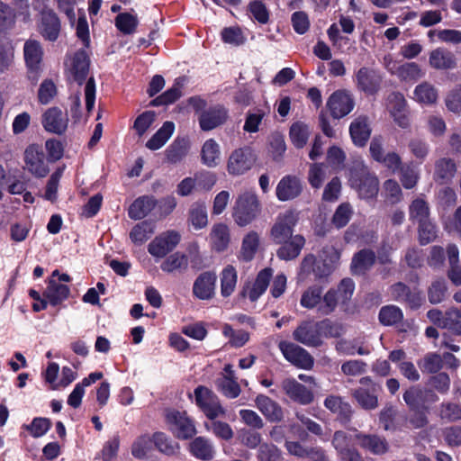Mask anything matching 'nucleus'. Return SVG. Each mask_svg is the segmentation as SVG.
I'll return each instance as SVG.
<instances>
[{"label":"nucleus","mask_w":461,"mask_h":461,"mask_svg":"<svg viewBox=\"0 0 461 461\" xmlns=\"http://www.w3.org/2000/svg\"><path fill=\"white\" fill-rule=\"evenodd\" d=\"M211 423H205L204 427L208 431H212L217 438L224 440H230L233 438V430L227 422L214 420Z\"/></svg>","instance_id":"59"},{"label":"nucleus","mask_w":461,"mask_h":461,"mask_svg":"<svg viewBox=\"0 0 461 461\" xmlns=\"http://www.w3.org/2000/svg\"><path fill=\"white\" fill-rule=\"evenodd\" d=\"M327 106L335 119L348 115L355 106L352 94L345 89L335 91L328 99Z\"/></svg>","instance_id":"13"},{"label":"nucleus","mask_w":461,"mask_h":461,"mask_svg":"<svg viewBox=\"0 0 461 461\" xmlns=\"http://www.w3.org/2000/svg\"><path fill=\"white\" fill-rule=\"evenodd\" d=\"M187 267L188 258L181 252L171 254L160 265L161 270L168 274L185 271Z\"/></svg>","instance_id":"41"},{"label":"nucleus","mask_w":461,"mask_h":461,"mask_svg":"<svg viewBox=\"0 0 461 461\" xmlns=\"http://www.w3.org/2000/svg\"><path fill=\"white\" fill-rule=\"evenodd\" d=\"M322 288L320 286H311L302 294L300 303L303 308L313 309L319 307L321 302Z\"/></svg>","instance_id":"52"},{"label":"nucleus","mask_w":461,"mask_h":461,"mask_svg":"<svg viewBox=\"0 0 461 461\" xmlns=\"http://www.w3.org/2000/svg\"><path fill=\"white\" fill-rule=\"evenodd\" d=\"M338 292L331 288L325 294H321V302L318 307V312L321 315L332 313L339 303Z\"/></svg>","instance_id":"54"},{"label":"nucleus","mask_w":461,"mask_h":461,"mask_svg":"<svg viewBox=\"0 0 461 461\" xmlns=\"http://www.w3.org/2000/svg\"><path fill=\"white\" fill-rule=\"evenodd\" d=\"M403 318L402 310L394 305H387L381 308L379 320L384 325L391 326L400 322Z\"/></svg>","instance_id":"55"},{"label":"nucleus","mask_w":461,"mask_h":461,"mask_svg":"<svg viewBox=\"0 0 461 461\" xmlns=\"http://www.w3.org/2000/svg\"><path fill=\"white\" fill-rule=\"evenodd\" d=\"M190 454L198 460L211 461L216 455V449L212 441L205 437H196L188 447Z\"/></svg>","instance_id":"27"},{"label":"nucleus","mask_w":461,"mask_h":461,"mask_svg":"<svg viewBox=\"0 0 461 461\" xmlns=\"http://www.w3.org/2000/svg\"><path fill=\"white\" fill-rule=\"evenodd\" d=\"M257 408L271 422L281 421L284 418L282 407L264 394H258L255 400Z\"/></svg>","instance_id":"29"},{"label":"nucleus","mask_w":461,"mask_h":461,"mask_svg":"<svg viewBox=\"0 0 461 461\" xmlns=\"http://www.w3.org/2000/svg\"><path fill=\"white\" fill-rule=\"evenodd\" d=\"M188 221L195 230H200L207 226L208 216L206 206L203 203H194L188 213Z\"/></svg>","instance_id":"46"},{"label":"nucleus","mask_w":461,"mask_h":461,"mask_svg":"<svg viewBox=\"0 0 461 461\" xmlns=\"http://www.w3.org/2000/svg\"><path fill=\"white\" fill-rule=\"evenodd\" d=\"M303 190L301 180L294 176H285L277 184L276 194L280 201H289L296 198Z\"/></svg>","instance_id":"24"},{"label":"nucleus","mask_w":461,"mask_h":461,"mask_svg":"<svg viewBox=\"0 0 461 461\" xmlns=\"http://www.w3.org/2000/svg\"><path fill=\"white\" fill-rule=\"evenodd\" d=\"M444 329L450 330L455 335H461V311L457 308H450L446 311V321Z\"/></svg>","instance_id":"60"},{"label":"nucleus","mask_w":461,"mask_h":461,"mask_svg":"<svg viewBox=\"0 0 461 461\" xmlns=\"http://www.w3.org/2000/svg\"><path fill=\"white\" fill-rule=\"evenodd\" d=\"M298 215L294 211H285L277 215L270 230V238L276 244H281L294 237V228Z\"/></svg>","instance_id":"6"},{"label":"nucleus","mask_w":461,"mask_h":461,"mask_svg":"<svg viewBox=\"0 0 461 461\" xmlns=\"http://www.w3.org/2000/svg\"><path fill=\"white\" fill-rule=\"evenodd\" d=\"M305 244V240L302 235H294L285 242L276 250V256L282 260H293L296 258Z\"/></svg>","instance_id":"31"},{"label":"nucleus","mask_w":461,"mask_h":461,"mask_svg":"<svg viewBox=\"0 0 461 461\" xmlns=\"http://www.w3.org/2000/svg\"><path fill=\"white\" fill-rule=\"evenodd\" d=\"M153 440L158 449L167 455H173L179 449V446L176 443L172 442L162 432L155 433L153 436Z\"/></svg>","instance_id":"62"},{"label":"nucleus","mask_w":461,"mask_h":461,"mask_svg":"<svg viewBox=\"0 0 461 461\" xmlns=\"http://www.w3.org/2000/svg\"><path fill=\"white\" fill-rule=\"evenodd\" d=\"M324 406L337 414L343 421H348L352 414L350 404L344 402L340 396L330 395L324 401Z\"/></svg>","instance_id":"38"},{"label":"nucleus","mask_w":461,"mask_h":461,"mask_svg":"<svg viewBox=\"0 0 461 461\" xmlns=\"http://www.w3.org/2000/svg\"><path fill=\"white\" fill-rule=\"evenodd\" d=\"M408 148L412 156L420 162H423L427 158L430 150L429 143L420 138H412L410 140Z\"/></svg>","instance_id":"58"},{"label":"nucleus","mask_w":461,"mask_h":461,"mask_svg":"<svg viewBox=\"0 0 461 461\" xmlns=\"http://www.w3.org/2000/svg\"><path fill=\"white\" fill-rule=\"evenodd\" d=\"M372 130L367 116L357 117L349 126V133L353 143L358 147H364L370 138Z\"/></svg>","instance_id":"25"},{"label":"nucleus","mask_w":461,"mask_h":461,"mask_svg":"<svg viewBox=\"0 0 461 461\" xmlns=\"http://www.w3.org/2000/svg\"><path fill=\"white\" fill-rule=\"evenodd\" d=\"M410 219L417 223L429 219V203L422 198H417L409 206Z\"/></svg>","instance_id":"48"},{"label":"nucleus","mask_w":461,"mask_h":461,"mask_svg":"<svg viewBox=\"0 0 461 461\" xmlns=\"http://www.w3.org/2000/svg\"><path fill=\"white\" fill-rule=\"evenodd\" d=\"M154 233L152 223L144 221L135 225L130 232L131 240L136 245H141Z\"/></svg>","instance_id":"49"},{"label":"nucleus","mask_w":461,"mask_h":461,"mask_svg":"<svg viewBox=\"0 0 461 461\" xmlns=\"http://www.w3.org/2000/svg\"><path fill=\"white\" fill-rule=\"evenodd\" d=\"M138 24V20L135 16L128 13L120 14L115 18L116 27L124 34H131L134 32Z\"/></svg>","instance_id":"64"},{"label":"nucleus","mask_w":461,"mask_h":461,"mask_svg":"<svg viewBox=\"0 0 461 461\" xmlns=\"http://www.w3.org/2000/svg\"><path fill=\"white\" fill-rule=\"evenodd\" d=\"M456 173V165L450 158H440L435 162L433 179L435 182L445 185L452 181Z\"/></svg>","instance_id":"30"},{"label":"nucleus","mask_w":461,"mask_h":461,"mask_svg":"<svg viewBox=\"0 0 461 461\" xmlns=\"http://www.w3.org/2000/svg\"><path fill=\"white\" fill-rule=\"evenodd\" d=\"M52 305H58L66 300L69 295L68 285L59 283L55 279H50L49 285L43 294Z\"/></svg>","instance_id":"37"},{"label":"nucleus","mask_w":461,"mask_h":461,"mask_svg":"<svg viewBox=\"0 0 461 461\" xmlns=\"http://www.w3.org/2000/svg\"><path fill=\"white\" fill-rule=\"evenodd\" d=\"M175 124L172 122H165L161 128L149 140L146 147L150 150H157L162 148L173 135Z\"/></svg>","instance_id":"39"},{"label":"nucleus","mask_w":461,"mask_h":461,"mask_svg":"<svg viewBox=\"0 0 461 461\" xmlns=\"http://www.w3.org/2000/svg\"><path fill=\"white\" fill-rule=\"evenodd\" d=\"M441 420L454 422L461 420V405L455 402H442L438 408Z\"/></svg>","instance_id":"56"},{"label":"nucleus","mask_w":461,"mask_h":461,"mask_svg":"<svg viewBox=\"0 0 461 461\" xmlns=\"http://www.w3.org/2000/svg\"><path fill=\"white\" fill-rule=\"evenodd\" d=\"M278 348L284 357L294 366L306 370L313 366V357L303 348L287 341L279 342Z\"/></svg>","instance_id":"11"},{"label":"nucleus","mask_w":461,"mask_h":461,"mask_svg":"<svg viewBox=\"0 0 461 461\" xmlns=\"http://www.w3.org/2000/svg\"><path fill=\"white\" fill-rule=\"evenodd\" d=\"M322 253L330 256V263L326 258L317 261L313 255H307L301 264L302 271L307 274L312 272L316 279H321L330 275L333 271L332 264L339 260V254L332 246L325 247Z\"/></svg>","instance_id":"5"},{"label":"nucleus","mask_w":461,"mask_h":461,"mask_svg":"<svg viewBox=\"0 0 461 461\" xmlns=\"http://www.w3.org/2000/svg\"><path fill=\"white\" fill-rule=\"evenodd\" d=\"M383 77L371 68L362 67L354 75V82L358 91L368 95H375L381 88Z\"/></svg>","instance_id":"10"},{"label":"nucleus","mask_w":461,"mask_h":461,"mask_svg":"<svg viewBox=\"0 0 461 461\" xmlns=\"http://www.w3.org/2000/svg\"><path fill=\"white\" fill-rule=\"evenodd\" d=\"M403 400L411 410L429 411V404L438 401V396L431 389L421 388L418 385L411 386L403 393Z\"/></svg>","instance_id":"9"},{"label":"nucleus","mask_w":461,"mask_h":461,"mask_svg":"<svg viewBox=\"0 0 461 461\" xmlns=\"http://www.w3.org/2000/svg\"><path fill=\"white\" fill-rule=\"evenodd\" d=\"M238 274L231 265L226 266L221 273V294L223 297L230 296L235 290Z\"/></svg>","instance_id":"44"},{"label":"nucleus","mask_w":461,"mask_h":461,"mask_svg":"<svg viewBox=\"0 0 461 461\" xmlns=\"http://www.w3.org/2000/svg\"><path fill=\"white\" fill-rule=\"evenodd\" d=\"M321 339L325 338H339L343 333V327L332 322L329 319L318 321Z\"/></svg>","instance_id":"61"},{"label":"nucleus","mask_w":461,"mask_h":461,"mask_svg":"<svg viewBox=\"0 0 461 461\" xmlns=\"http://www.w3.org/2000/svg\"><path fill=\"white\" fill-rule=\"evenodd\" d=\"M90 59L85 50H77L70 59L68 65L73 79L81 85L86 78L89 71Z\"/></svg>","instance_id":"20"},{"label":"nucleus","mask_w":461,"mask_h":461,"mask_svg":"<svg viewBox=\"0 0 461 461\" xmlns=\"http://www.w3.org/2000/svg\"><path fill=\"white\" fill-rule=\"evenodd\" d=\"M375 253L370 249H362L352 258L351 271L355 275H363L375 263Z\"/></svg>","instance_id":"36"},{"label":"nucleus","mask_w":461,"mask_h":461,"mask_svg":"<svg viewBox=\"0 0 461 461\" xmlns=\"http://www.w3.org/2000/svg\"><path fill=\"white\" fill-rule=\"evenodd\" d=\"M445 104L451 113H461V84L456 86L447 93Z\"/></svg>","instance_id":"63"},{"label":"nucleus","mask_w":461,"mask_h":461,"mask_svg":"<svg viewBox=\"0 0 461 461\" xmlns=\"http://www.w3.org/2000/svg\"><path fill=\"white\" fill-rule=\"evenodd\" d=\"M188 103L195 113H199V125L204 131H212L224 124L229 118V111L222 104L206 108V101L199 96L190 97Z\"/></svg>","instance_id":"1"},{"label":"nucleus","mask_w":461,"mask_h":461,"mask_svg":"<svg viewBox=\"0 0 461 461\" xmlns=\"http://www.w3.org/2000/svg\"><path fill=\"white\" fill-rule=\"evenodd\" d=\"M38 28L39 32L45 40L55 41L60 32V21L52 10L43 9Z\"/></svg>","instance_id":"18"},{"label":"nucleus","mask_w":461,"mask_h":461,"mask_svg":"<svg viewBox=\"0 0 461 461\" xmlns=\"http://www.w3.org/2000/svg\"><path fill=\"white\" fill-rule=\"evenodd\" d=\"M390 291L393 300L405 303L412 309L421 305L422 297L420 293L416 289L411 290L403 283L394 284L391 286Z\"/></svg>","instance_id":"23"},{"label":"nucleus","mask_w":461,"mask_h":461,"mask_svg":"<svg viewBox=\"0 0 461 461\" xmlns=\"http://www.w3.org/2000/svg\"><path fill=\"white\" fill-rule=\"evenodd\" d=\"M23 56L27 68V77L36 84L43 67L44 51L40 41L29 39L23 45Z\"/></svg>","instance_id":"4"},{"label":"nucleus","mask_w":461,"mask_h":461,"mask_svg":"<svg viewBox=\"0 0 461 461\" xmlns=\"http://www.w3.org/2000/svg\"><path fill=\"white\" fill-rule=\"evenodd\" d=\"M194 396L196 404L208 419L215 420L225 415L226 411L221 406L218 396L212 391L200 385L194 390Z\"/></svg>","instance_id":"7"},{"label":"nucleus","mask_w":461,"mask_h":461,"mask_svg":"<svg viewBox=\"0 0 461 461\" xmlns=\"http://www.w3.org/2000/svg\"><path fill=\"white\" fill-rule=\"evenodd\" d=\"M220 146L213 139L207 140L201 150V159L203 164L208 167H215L219 164L220 160Z\"/></svg>","instance_id":"40"},{"label":"nucleus","mask_w":461,"mask_h":461,"mask_svg":"<svg viewBox=\"0 0 461 461\" xmlns=\"http://www.w3.org/2000/svg\"><path fill=\"white\" fill-rule=\"evenodd\" d=\"M216 275L203 272L195 279L193 286L194 294L200 300H210L214 295Z\"/></svg>","instance_id":"26"},{"label":"nucleus","mask_w":461,"mask_h":461,"mask_svg":"<svg viewBox=\"0 0 461 461\" xmlns=\"http://www.w3.org/2000/svg\"><path fill=\"white\" fill-rule=\"evenodd\" d=\"M309 129L306 124L296 122L292 124L289 136L292 143L298 149H302L307 143L309 138Z\"/></svg>","instance_id":"51"},{"label":"nucleus","mask_w":461,"mask_h":461,"mask_svg":"<svg viewBox=\"0 0 461 461\" xmlns=\"http://www.w3.org/2000/svg\"><path fill=\"white\" fill-rule=\"evenodd\" d=\"M167 420L171 426V430L178 438L186 439L195 434L194 425L185 414L171 411L167 415Z\"/></svg>","instance_id":"19"},{"label":"nucleus","mask_w":461,"mask_h":461,"mask_svg":"<svg viewBox=\"0 0 461 461\" xmlns=\"http://www.w3.org/2000/svg\"><path fill=\"white\" fill-rule=\"evenodd\" d=\"M388 108L394 122L402 128L409 126V119L406 114L407 103L402 94L393 92L388 95Z\"/></svg>","instance_id":"21"},{"label":"nucleus","mask_w":461,"mask_h":461,"mask_svg":"<svg viewBox=\"0 0 461 461\" xmlns=\"http://www.w3.org/2000/svg\"><path fill=\"white\" fill-rule=\"evenodd\" d=\"M184 86V79L177 78L171 88L164 92L150 102L152 106L167 105L176 102L182 95L181 89Z\"/></svg>","instance_id":"45"},{"label":"nucleus","mask_w":461,"mask_h":461,"mask_svg":"<svg viewBox=\"0 0 461 461\" xmlns=\"http://www.w3.org/2000/svg\"><path fill=\"white\" fill-rule=\"evenodd\" d=\"M419 365L422 372L435 374L442 368L443 358L437 353H429L425 355Z\"/></svg>","instance_id":"57"},{"label":"nucleus","mask_w":461,"mask_h":461,"mask_svg":"<svg viewBox=\"0 0 461 461\" xmlns=\"http://www.w3.org/2000/svg\"><path fill=\"white\" fill-rule=\"evenodd\" d=\"M189 149V140L185 137H177L166 149V158L169 163H179L186 157Z\"/></svg>","instance_id":"34"},{"label":"nucleus","mask_w":461,"mask_h":461,"mask_svg":"<svg viewBox=\"0 0 461 461\" xmlns=\"http://www.w3.org/2000/svg\"><path fill=\"white\" fill-rule=\"evenodd\" d=\"M259 248V235L251 230L248 232L241 243V248L238 254V259L241 262H250L256 256Z\"/></svg>","instance_id":"33"},{"label":"nucleus","mask_w":461,"mask_h":461,"mask_svg":"<svg viewBox=\"0 0 461 461\" xmlns=\"http://www.w3.org/2000/svg\"><path fill=\"white\" fill-rule=\"evenodd\" d=\"M429 64L435 69L449 70L457 67V59L450 50L437 48L429 53Z\"/></svg>","instance_id":"28"},{"label":"nucleus","mask_w":461,"mask_h":461,"mask_svg":"<svg viewBox=\"0 0 461 461\" xmlns=\"http://www.w3.org/2000/svg\"><path fill=\"white\" fill-rule=\"evenodd\" d=\"M217 389L227 398H237L241 392L236 378L221 377L216 382Z\"/></svg>","instance_id":"53"},{"label":"nucleus","mask_w":461,"mask_h":461,"mask_svg":"<svg viewBox=\"0 0 461 461\" xmlns=\"http://www.w3.org/2000/svg\"><path fill=\"white\" fill-rule=\"evenodd\" d=\"M209 240L212 249L216 252L225 251L230 241V230L224 223H217L212 227Z\"/></svg>","instance_id":"32"},{"label":"nucleus","mask_w":461,"mask_h":461,"mask_svg":"<svg viewBox=\"0 0 461 461\" xmlns=\"http://www.w3.org/2000/svg\"><path fill=\"white\" fill-rule=\"evenodd\" d=\"M181 235L176 230H167L158 235L148 246L149 253L154 258H162L172 252L178 245Z\"/></svg>","instance_id":"12"},{"label":"nucleus","mask_w":461,"mask_h":461,"mask_svg":"<svg viewBox=\"0 0 461 461\" xmlns=\"http://www.w3.org/2000/svg\"><path fill=\"white\" fill-rule=\"evenodd\" d=\"M281 387L292 401L302 405H308L314 400V394L312 390L308 389L294 378H286L283 380Z\"/></svg>","instance_id":"16"},{"label":"nucleus","mask_w":461,"mask_h":461,"mask_svg":"<svg viewBox=\"0 0 461 461\" xmlns=\"http://www.w3.org/2000/svg\"><path fill=\"white\" fill-rule=\"evenodd\" d=\"M350 185L363 199L375 197L378 193V179L362 161H356L349 170Z\"/></svg>","instance_id":"2"},{"label":"nucleus","mask_w":461,"mask_h":461,"mask_svg":"<svg viewBox=\"0 0 461 461\" xmlns=\"http://www.w3.org/2000/svg\"><path fill=\"white\" fill-rule=\"evenodd\" d=\"M414 99L421 104H432L438 100V90L429 83L418 85L413 92Z\"/></svg>","instance_id":"47"},{"label":"nucleus","mask_w":461,"mask_h":461,"mask_svg":"<svg viewBox=\"0 0 461 461\" xmlns=\"http://www.w3.org/2000/svg\"><path fill=\"white\" fill-rule=\"evenodd\" d=\"M396 76L402 81L415 82L423 77L424 72L415 62H407L401 65Z\"/></svg>","instance_id":"50"},{"label":"nucleus","mask_w":461,"mask_h":461,"mask_svg":"<svg viewBox=\"0 0 461 461\" xmlns=\"http://www.w3.org/2000/svg\"><path fill=\"white\" fill-rule=\"evenodd\" d=\"M260 212L259 201L253 192L240 194L233 206L232 217L240 227L250 224Z\"/></svg>","instance_id":"3"},{"label":"nucleus","mask_w":461,"mask_h":461,"mask_svg":"<svg viewBox=\"0 0 461 461\" xmlns=\"http://www.w3.org/2000/svg\"><path fill=\"white\" fill-rule=\"evenodd\" d=\"M355 438L363 449L374 455H384L389 450V443L386 438L376 434H364L359 432L355 435Z\"/></svg>","instance_id":"22"},{"label":"nucleus","mask_w":461,"mask_h":461,"mask_svg":"<svg viewBox=\"0 0 461 461\" xmlns=\"http://www.w3.org/2000/svg\"><path fill=\"white\" fill-rule=\"evenodd\" d=\"M293 338L297 342L307 347L318 348L323 344L321 339L318 321H302L293 332Z\"/></svg>","instance_id":"14"},{"label":"nucleus","mask_w":461,"mask_h":461,"mask_svg":"<svg viewBox=\"0 0 461 461\" xmlns=\"http://www.w3.org/2000/svg\"><path fill=\"white\" fill-rule=\"evenodd\" d=\"M157 202L152 196H141L136 199L129 209V216L134 220L146 217L156 206Z\"/></svg>","instance_id":"35"},{"label":"nucleus","mask_w":461,"mask_h":461,"mask_svg":"<svg viewBox=\"0 0 461 461\" xmlns=\"http://www.w3.org/2000/svg\"><path fill=\"white\" fill-rule=\"evenodd\" d=\"M68 123V114L58 107L48 109L42 115V125L47 131L51 133L59 135L64 133Z\"/></svg>","instance_id":"17"},{"label":"nucleus","mask_w":461,"mask_h":461,"mask_svg":"<svg viewBox=\"0 0 461 461\" xmlns=\"http://www.w3.org/2000/svg\"><path fill=\"white\" fill-rule=\"evenodd\" d=\"M25 169L36 177H44L49 173L45 155L39 145H30L24 151Z\"/></svg>","instance_id":"15"},{"label":"nucleus","mask_w":461,"mask_h":461,"mask_svg":"<svg viewBox=\"0 0 461 461\" xmlns=\"http://www.w3.org/2000/svg\"><path fill=\"white\" fill-rule=\"evenodd\" d=\"M256 162V156L248 147L234 149L227 161V171L231 176H240L248 172Z\"/></svg>","instance_id":"8"},{"label":"nucleus","mask_w":461,"mask_h":461,"mask_svg":"<svg viewBox=\"0 0 461 461\" xmlns=\"http://www.w3.org/2000/svg\"><path fill=\"white\" fill-rule=\"evenodd\" d=\"M272 275L273 270L269 267L264 268L258 274L256 281L249 292V298L252 302L258 300L266 292Z\"/></svg>","instance_id":"42"},{"label":"nucleus","mask_w":461,"mask_h":461,"mask_svg":"<svg viewBox=\"0 0 461 461\" xmlns=\"http://www.w3.org/2000/svg\"><path fill=\"white\" fill-rule=\"evenodd\" d=\"M375 393L376 388L369 390L359 387L352 392V396L363 409L374 410L378 406V399Z\"/></svg>","instance_id":"43"}]
</instances>
